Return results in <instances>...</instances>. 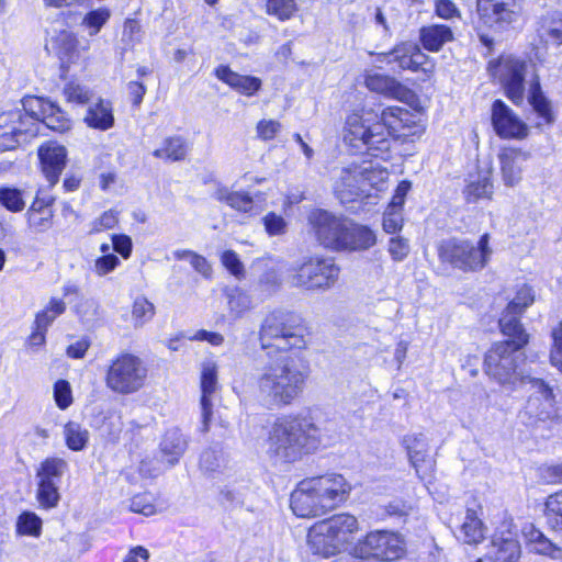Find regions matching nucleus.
I'll return each mask as SVG.
<instances>
[{
    "mask_svg": "<svg viewBox=\"0 0 562 562\" xmlns=\"http://www.w3.org/2000/svg\"><path fill=\"white\" fill-rule=\"evenodd\" d=\"M307 378V368L297 358L281 353L259 372L256 380L257 400L268 409L290 406L304 392Z\"/></svg>",
    "mask_w": 562,
    "mask_h": 562,
    "instance_id": "f257e3e1",
    "label": "nucleus"
},
{
    "mask_svg": "<svg viewBox=\"0 0 562 562\" xmlns=\"http://www.w3.org/2000/svg\"><path fill=\"white\" fill-rule=\"evenodd\" d=\"M322 441V430L310 417L283 415L269 430L267 453L276 462L292 463L316 450Z\"/></svg>",
    "mask_w": 562,
    "mask_h": 562,
    "instance_id": "f03ea898",
    "label": "nucleus"
},
{
    "mask_svg": "<svg viewBox=\"0 0 562 562\" xmlns=\"http://www.w3.org/2000/svg\"><path fill=\"white\" fill-rule=\"evenodd\" d=\"M396 111H403V108H385L380 116L381 122L371 125L357 113L349 115L345 126V142L370 156L386 159L391 148L389 136L393 137L400 131L398 120L402 115Z\"/></svg>",
    "mask_w": 562,
    "mask_h": 562,
    "instance_id": "7ed1b4c3",
    "label": "nucleus"
},
{
    "mask_svg": "<svg viewBox=\"0 0 562 562\" xmlns=\"http://www.w3.org/2000/svg\"><path fill=\"white\" fill-rule=\"evenodd\" d=\"M358 530V520L349 514L334 515L318 521L307 533L310 548L324 557L335 555Z\"/></svg>",
    "mask_w": 562,
    "mask_h": 562,
    "instance_id": "20e7f679",
    "label": "nucleus"
},
{
    "mask_svg": "<svg viewBox=\"0 0 562 562\" xmlns=\"http://www.w3.org/2000/svg\"><path fill=\"white\" fill-rule=\"evenodd\" d=\"M488 241V234H483L476 245L464 238L443 239L438 246V257L441 262L449 263L463 272L479 271L490 260L492 249Z\"/></svg>",
    "mask_w": 562,
    "mask_h": 562,
    "instance_id": "39448f33",
    "label": "nucleus"
},
{
    "mask_svg": "<svg viewBox=\"0 0 562 562\" xmlns=\"http://www.w3.org/2000/svg\"><path fill=\"white\" fill-rule=\"evenodd\" d=\"M522 349L509 342H495L485 353V373L499 385L515 390L517 383L526 379L520 369V364L525 361Z\"/></svg>",
    "mask_w": 562,
    "mask_h": 562,
    "instance_id": "423d86ee",
    "label": "nucleus"
},
{
    "mask_svg": "<svg viewBox=\"0 0 562 562\" xmlns=\"http://www.w3.org/2000/svg\"><path fill=\"white\" fill-rule=\"evenodd\" d=\"M296 318L289 313L269 314L260 328L259 340L262 349H277L281 352L305 347L303 329L295 324Z\"/></svg>",
    "mask_w": 562,
    "mask_h": 562,
    "instance_id": "0eeeda50",
    "label": "nucleus"
},
{
    "mask_svg": "<svg viewBox=\"0 0 562 562\" xmlns=\"http://www.w3.org/2000/svg\"><path fill=\"white\" fill-rule=\"evenodd\" d=\"M339 271L333 258L310 257L291 270L289 282L305 290H328L336 283Z\"/></svg>",
    "mask_w": 562,
    "mask_h": 562,
    "instance_id": "6e6552de",
    "label": "nucleus"
},
{
    "mask_svg": "<svg viewBox=\"0 0 562 562\" xmlns=\"http://www.w3.org/2000/svg\"><path fill=\"white\" fill-rule=\"evenodd\" d=\"M146 375L147 370L138 357L122 353L110 364L105 383L116 393L131 394L143 386Z\"/></svg>",
    "mask_w": 562,
    "mask_h": 562,
    "instance_id": "1a4fd4ad",
    "label": "nucleus"
},
{
    "mask_svg": "<svg viewBox=\"0 0 562 562\" xmlns=\"http://www.w3.org/2000/svg\"><path fill=\"white\" fill-rule=\"evenodd\" d=\"M406 552L404 538L394 531L375 530L369 532L363 540L355 547V554L368 561L374 558L381 561H395Z\"/></svg>",
    "mask_w": 562,
    "mask_h": 562,
    "instance_id": "9d476101",
    "label": "nucleus"
},
{
    "mask_svg": "<svg viewBox=\"0 0 562 562\" xmlns=\"http://www.w3.org/2000/svg\"><path fill=\"white\" fill-rule=\"evenodd\" d=\"M38 134V123L19 108L0 114V150L11 151Z\"/></svg>",
    "mask_w": 562,
    "mask_h": 562,
    "instance_id": "9b49d317",
    "label": "nucleus"
},
{
    "mask_svg": "<svg viewBox=\"0 0 562 562\" xmlns=\"http://www.w3.org/2000/svg\"><path fill=\"white\" fill-rule=\"evenodd\" d=\"M307 222L316 240L323 247L336 251L341 250L348 218L323 209H314L308 213Z\"/></svg>",
    "mask_w": 562,
    "mask_h": 562,
    "instance_id": "f8f14e48",
    "label": "nucleus"
},
{
    "mask_svg": "<svg viewBox=\"0 0 562 562\" xmlns=\"http://www.w3.org/2000/svg\"><path fill=\"white\" fill-rule=\"evenodd\" d=\"M476 11L480 21L496 31L508 30L520 18L516 0H477Z\"/></svg>",
    "mask_w": 562,
    "mask_h": 562,
    "instance_id": "ddd939ff",
    "label": "nucleus"
},
{
    "mask_svg": "<svg viewBox=\"0 0 562 562\" xmlns=\"http://www.w3.org/2000/svg\"><path fill=\"white\" fill-rule=\"evenodd\" d=\"M372 176L373 172L366 167L344 168L334 186L337 198L341 203H348L362 195H368L372 187Z\"/></svg>",
    "mask_w": 562,
    "mask_h": 562,
    "instance_id": "4468645a",
    "label": "nucleus"
},
{
    "mask_svg": "<svg viewBox=\"0 0 562 562\" xmlns=\"http://www.w3.org/2000/svg\"><path fill=\"white\" fill-rule=\"evenodd\" d=\"M308 481L326 513L344 503L351 491V485L337 473L308 477Z\"/></svg>",
    "mask_w": 562,
    "mask_h": 562,
    "instance_id": "2eb2a0df",
    "label": "nucleus"
},
{
    "mask_svg": "<svg viewBox=\"0 0 562 562\" xmlns=\"http://www.w3.org/2000/svg\"><path fill=\"white\" fill-rule=\"evenodd\" d=\"M497 68L507 98L515 104H520L525 95L528 64L514 56H503L498 60Z\"/></svg>",
    "mask_w": 562,
    "mask_h": 562,
    "instance_id": "dca6fc26",
    "label": "nucleus"
},
{
    "mask_svg": "<svg viewBox=\"0 0 562 562\" xmlns=\"http://www.w3.org/2000/svg\"><path fill=\"white\" fill-rule=\"evenodd\" d=\"M382 61L391 65L397 64V67L403 70L423 71L425 74L432 72L434 64L428 55H426L420 47L413 42H404L396 45L391 52L382 55Z\"/></svg>",
    "mask_w": 562,
    "mask_h": 562,
    "instance_id": "f3484780",
    "label": "nucleus"
},
{
    "mask_svg": "<svg viewBox=\"0 0 562 562\" xmlns=\"http://www.w3.org/2000/svg\"><path fill=\"white\" fill-rule=\"evenodd\" d=\"M491 120L497 136L505 139H524L528 136V126L502 100L492 104Z\"/></svg>",
    "mask_w": 562,
    "mask_h": 562,
    "instance_id": "a211bd4d",
    "label": "nucleus"
},
{
    "mask_svg": "<svg viewBox=\"0 0 562 562\" xmlns=\"http://www.w3.org/2000/svg\"><path fill=\"white\" fill-rule=\"evenodd\" d=\"M218 366L213 359H206L201 363V427L200 431L206 434L213 415V395L218 390Z\"/></svg>",
    "mask_w": 562,
    "mask_h": 562,
    "instance_id": "6ab92c4d",
    "label": "nucleus"
},
{
    "mask_svg": "<svg viewBox=\"0 0 562 562\" xmlns=\"http://www.w3.org/2000/svg\"><path fill=\"white\" fill-rule=\"evenodd\" d=\"M291 508L297 517H315L326 514L308 479L301 481L291 494Z\"/></svg>",
    "mask_w": 562,
    "mask_h": 562,
    "instance_id": "aec40b11",
    "label": "nucleus"
},
{
    "mask_svg": "<svg viewBox=\"0 0 562 562\" xmlns=\"http://www.w3.org/2000/svg\"><path fill=\"white\" fill-rule=\"evenodd\" d=\"M521 418H528L529 424L537 422H562V412L555 406V396H529L524 411L520 413Z\"/></svg>",
    "mask_w": 562,
    "mask_h": 562,
    "instance_id": "412c9836",
    "label": "nucleus"
},
{
    "mask_svg": "<svg viewBox=\"0 0 562 562\" xmlns=\"http://www.w3.org/2000/svg\"><path fill=\"white\" fill-rule=\"evenodd\" d=\"M492 543L494 562H518L521 551L516 532L512 530V522H503Z\"/></svg>",
    "mask_w": 562,
    "mask_h": 562,
    "instance_id": "4be33fe9",
    "label": "nucleus"
},
{
    "mask_svg": "<svg viewBox=\"0 0 562 562\" xmlns=\"http://www.w3.org/2000/svg\"><path fill=\"white\" fill-rule=\"evenodd\" d=\"M529 154L515 147H504L498 154L502 178L507 187H514L521 180L524 164Z\"/></svg>",
    "mask_w": 562,
    "mask_h": 562,
    "instance_id": "5701e85b",
    "label": "nucleus"
},
{
    "mask_svg": "<svg viewBox=\"0 0 562 562\" xmlns=\"http://www.w3.org/2000/svg\"><path fill=\"white\" fill-rule=\"evenodd\" d=\"M66 148L57 144H46L38 148L42 171L50 186L58 182L66 165Z\"/></svg>",
    "mask_w": 562,
    "mask_h": 562,
    "instance_id": "b1692460",
    "label": "nucleus"
},
{
    "mask_svg": "<svg viewBox=\"0 0 562 562\" xmlns=\"http://www.w3.org/2000/svg\"><path fill=\"white\" fill-rule=\"evenodd\" d=\"M88 127L98 131H108L114 126L115 117L113 104L110 100L98 98L89 102L83 116Z\"/></svg>",
    "mask_w": 562,
    "mask_h": 562,
    "instance_id": "393cba45",
    "label": "nucleus"
},
{
    "mask_svg": "<svg viewBox=\"0 0 562 562\" xmlns=\"http://www.w3.org/2000/svg\"><path fill=\"white\" fill-rule=\"evenodd\" d=\"M521 315L506 307L498 322L502 334L508 338L503 342L515 345L516 348H525L529 342V334L520 323Z\"/></svg>",
    "mask_w": 562,
    "mask_h": 562,
    "instance_id": "a878e982",
    "label": "nucleus"
},
{
    "mask_svg": "<svg viewBox=\"0 0 562 562\" xmlns=\"http://www.w3.org/2000/svg\"><path fill=\"white\" fill-rule=\"evenodd\" d=\"M215 76L232 89L245 95H254L261 88V80L254 76L239 75L228 66H218Z\"/></svg>",
    "mask_w": 562,
    "mask_h": 562,
    "instance_id": "bb28decb",
    "label": "nucleus"
},
{
    "mask_svg": "<svg viewBox=\"0 0 562 562\" xmlns=\"http://www.w3.org/2000/svg\"><path fill=\"white\" fill-rule=\"evenodd\" d=\"M376 241L375 234L369 227L359 225L348 220L346 234L342 238L341 250H366Z\"/></svg>",
    "mask_w": 562,
    "mask_h": 562,
    "instance_id": "cd10ccee",
    "label": "nucleus"
},
{
    "mask_svg": "<svg viewBox=\"0 0 562 562\" xmlns=\"http://www.w3.org/2000/svg\"><path fill=\"white\" fill-rule=\"evenodd\" d=\"M364 83L369 90L397 100H403L409 92L396 79L382 74H368Z\"/></svg>",
    "mask_w": 562,
    "mask_h": 562,
    "instance_id": "c85d7f7f",
    "label": "nucleus"
},
{
    "mask_svg": "<svg viewBox=\"0 0 562 562\" xmlns=\"http://www.w3.org/2000/svg\"><path fill=\"white\" fill-rule=\"evenodd\" d=\"M419 40L423 47L429 52H439L445 44L454 40L450 25L430 24L420 27Z\"/></svg>",
    "mask_w": 562,
    "mask_h": 562,
    "instance_id": "c756f323",
    "label": "nucleus"
},
{
    "mask_svg": "<svg viewBox=\"0 0 562 562\" xmlns=\"http://www.w3.org/2000/svg\"><path fill=\"white\" fill-rule=\"evenodd\" d=\"M212 196L222 203L227 204L235 211L243 213L257 212L254 198L247 192L232 191L227 187L218 186L213 192Z\"/></svg>",
    "mask_w": 562,
    "mask_h": 562,
    "instance_id": "7c9ffc66",
    "label": "nucleus"
},
{
    "mask_svg": "<svg viewBox=\"0 0 562 562\" xmlns=\"http://www.w3.org/2000/svg\"><path fill=\"white\" fill-rule=\"evenodd\" d=\"M187 447L188 441L178 428L167 430L160 442L162 457L166 458L170 465H175L179 462V459L187 450Z\"/></svg>",
    "mask_w": 562,
    "mask_h": 562,
    "instance_id": "2f4dec72",
    "label": "nucleus"
},
{
    "mask_svg": "<svg viewBox=\"0 0 562 562\" xmlns=\"http://www.w3.org/2000/svg\"><path fill=\"white\" fill-rule=\"evenodd\" d=\"M537 34L542 43L562 44V12H551L543 15L538 23Z\"/></svg>",
    "mask_w": 562,
    "mask_h": 562,
    "instance_id": "473e14b6",
    "label": "nucleus"
},
{
    "mask_svg": "<svg viewBox=\"0 0 562 562\" xmlns=\"http://www.w3.org/2000/svg\"><path fill=\"white\" fill-rule=\"evenodd\" d=\"M189 145L181 136H170L162 140L159 148L153 151V156L165 161L176 162L186 158Z\"/></svg>",
    "mask_w": 562,
    "mask_h": 562,
    "instance_id": "72a5a7b5",
    "label": "nucleus"
},
{
    "mask_svg": "<svg viewBox=\"0 0 562 562\" xmlns=\"http://www.w3.org/2000/svg\"><path fill=\"white\" fill-rule=\"evenodd\" d=\"M521 532L526 541L532 547L533 551L539 554L557 558L555 553L559 552L560 549L532 524H526L522 527Z\"/></svg>",
    "mask_w": 562,
    "mask_h": 562,
    "instance_id": "f704fd0d",
    "label": "nucleus"
},
{
    "mask_svg": "<svg viewBox=\"0 0 562 562\" xmlns=\"http://www.w3.org/2000/svg\"><path fill=\"white\" fill-rule=\"evenodd\" d=\"M528 101L546 124H552L554 122L550 101L544 97L541 90L538 76H535L530 82Z\"/></svg>",
    "mask_w": 562,
    "mask_h": 562,
    "instance_id": "c9c22d12",
    "label": "nucleus"
},
{
    "mask_svg": "<svg viewBox=\"0 0 562 562\" xmlns=\"http://www.w3.org/2000/svg\"><path fill=\"white\" fill-rule=\"evenodd\" d=\"M543 514L548 526L562 536V490L546 498Z\"/></svg>",
    "mask_w": 562,
    "mask_h": 562,
    "instance_id": "e433bc0d",
    "label": "nucleus"
},
{
    "mask_svg": "<svg viewBox=\"0 0 562 562\" xmlns=\"http://www.w3.org/2000/svg\"><path fill=\"white\" fill-rule=\"evenodd\" d=\"M465 543H477L483 539V524L473 509H468L460 526V535Z\"/></svg>",
    "mask_w": 562,
    "mask_h": 562,
    "instance_id": "4c0bfd02",
    "label": "nucleus"
},
{
    "mask_svg": "<svg viewBox=\"0 0 562 562\" xmlns=\"http://www.w3.org/2000/svg\"><path fill=\"white\" fill-rule=\"evenodd\" d=\"M405 447L409 461L415 468L416 472H419L420 463L425 461L426 456V442L422 434L407 435L402 440Z\"/></svg>",
    "mask_w": 562,
    "mask_h": 562,
    "instance_id": "58836bf2",
    "label": "nucleus"
},
{
    "mask_svg": "<svg viewBox=\"0 0 562 562\" xmlns=\"http://www.w3.org/2000/svg\"><path fill=\"white\" fill-rule=\"evenodd\" d=\"M64 435L67 447L72 451L83 450L89 440V431L75 422L65 425Z\"/></svg>",
    "mask_w": 562,
    "mask_h": 562,
    "instance_id": "ea45409f",
    "label": "nucleus"
},
{
    "mask_svg": "<svg viewBox=\"0 0 562 562\" xmlns=\"http://www.w3.org/2000/svg\"><path fill=\"white\" fill-rule=\"evenodd\" d=\"M200 469L207 475L220 473L226 467V458L222 450L210 448L201 453Z\"/></svg>",
    "mask_w": 562,
    "mask_h": 562,
    "instance_id": "a19ab883",
    "label": "nucleus"
},
{
    "mask_svg": "<svg viewBox=\"0 0 562 562\" xmlns=\"http://www.w3.org/2000/svg\"><path fill=\"white\" fill-rule=\"evenodd\" d=\"M24 116L32 117L38 124L47 111H54V102L38 97H27L22 101Z\"/></svg>",
    "mask_w": 562,
    "mask_h": 562,
    "instance_id": "79ce46f5",
    "label": "nucleus"
},
{
    "mask_svg": "<svg viewBox=\"0 0 562 562\" xmlns=\"http://www.w3.org/2000/svg\"><path fill=\"white\" fill-rule=\"evenodd\" d=\"M0 204L10 212H22L26 205L24 192L18 188L1 187Z\"/></svg>",
    "mask_w": 562,
    "mask_h": 562,
    "instance_id": "37998d69",
    "label": "nucleus"
},
{
    "mask_svg": "<svg viewBox=\"0 0 562 562\" xmlns=\"http://www.w3.org/2000/svg\"><path fill=\"white\" fill-rule=\"evenodd\" d=\"M265 8L267 14L276 16L281 22L292 19L297 11L295 0H267Z\"/></svg>",
    "mask_w": 562,
    "mask_h": 562,
    "instance_id": "c03bdc74",
    "label": "nucleus"
},
{
    "mask_svg": "<svg viewBox=\"0 0 562 562\" xmlns=\"http://www.w3.org/2000/svg\"><path fill=\"white\" fill-rule=\"evenodd\" d=\"M402 115L398 120V133H394V138L407 140L409 137L422 133L420 125L417 124L416 115L409 110L396 111Z\"/></svg>",
    "mask_w": 562,
    "mask_h": 562,
    "instance_id": "a18cd8bd",
    "label": "nucleus"
},
{
    "mask_svg": "<svg viewBox=\"0 0 562 562\" xmlns=\"http://www.w3.org/2000/svg\"><path fill=\"white\" fill-rule=\"evenodd\" d=\"M76 38L68 32H61L54 41L53 45L56 54L63 64L72 63L76 55Z\"/></svg>",
    "mask_w": 562,
    "mask_h": 562,
    "instance_id": "49530a36",
    "label": "nucleus"
},
{
    "mask_svg": "<svg viewBox=\"0 0 562 562\" xmlns=\"http://www.w3.org/2000/svg\"><path fill=\"white\" fill-rule=\"evenodd\" d=\"M66 311V304L60 299H52L45 310L37 313L35 326L40 329L47 330L48 326L55 318Z\"/></svg>",
    "mask_w": 562,
    "mask_h": 562,
    "instance_id": "de8ad7c7",
    "label": "nucleus"
},
{
    "mask_svg": "<svg viewBox=\"0 0 562 562\" xmlns=\"http://www.w3.org/2000/svg\"><path fill=\"white\" fill-rule=\"evenodd\" d=\"M67 469V462L60 458H47L41 464L37 472L40 480L56 482Z\"/></svg>",
    "mask_w": 562,
    "mask_h": 562,
    "instance_id": "09e8293b",
    "label": "nucleus"
},
{
    "mask_svg": "<svg viewBox=\"0 0 562 562\" xmlns=\"http://www.w3.org/2000/svg\"><path fill=\"white\" fill-rule=\"evenodd\" d=\"M226 296L229 312L236 318L240 317L251 307L250 296L238 288L228 290Z\"/></svg>",
    "mask_w": 562,
    "mask_h": 562,
    "instance_id": "8fccbe9b",
    "label": "nucleus"
},
{
    "mask_svg": "<svg viewBox=\"0 0 562 562\" xmlns=\"http://www.w3.org/2000/svg\"><path fill=\"white\" fill-rule=\"evenodd\" d=\"M173 257L178 260H188L196 272L204 278H211L212 267L203 256L192 250L179 249L173 251Z\"/></svg>",
    "mask_w": 562,
    "mask_h": 562,
    "instance_id": "3c124183",
    "label": "nucleus"
},
{
    "mask_svg": "<svg viewBox=\"0 0 562 562\" xmlns=\"http://www.w3.org/2000/svg\"><path fill=\"white\" fill-rule=\"evenodd\" d=\"M155 315V306L146 297L138 296L135 299L132 307V319L135 327L143 326L149 322Z\"/></svg>",
    "mask_w": 562,
    "mask_h": 562,
    "instance_id": "603ef678",
    "label": "nucleus"
},
{
    "mask_svg": "<svg viewBox=\"0 0 562 562\" xmlns=\"http://www.w3.org/2000/svg\"><path fill=\"white\" fill-rule=\"evenodd\" d=\"M26 220L29 228L35 233H44L52 227L53 211L43 210L41 213L36 212L34 207H29L26 212Z\"/></svg>",
    "mask_w": 562,
    "mask_h": 562,
    "instance_id": "864d4df0",
    "label": "nucleus"
},
{
    "mask_svg": "<svg viewBox=\"0 0 562 562\" xmlns=\"http://www.w3.org/2000/svg\"><path fill=\"white\" fill-rule=\"evenodd\" d=\"M110 9L102 7L88 12L83 20L82 25L89 29V35H97L102 26L110 20Z\"/></svg>",
    "mask_w": 562,
    "mask_h": 562,
    "instance_id": "5fc2aeb1",
    "label": "nucleus"
},
{
    "mask_svg": "<svg viewBox=\"0 0 562 562\" xmlns=\"http://www.w3.org/2000/svg\"><path fill=\"white\" fill-rule=\"evenodd\" d=\"M493 193V184L488 178L484 177L477 181H471L465 190L464 194L468 202H476L479 199H490Z\"/></svg>",
    "mask_w": 562,
    "mask_h": 562,
    "instance_id": "6e6d98bb",
    "label": "nucleus"
},
{
    "mask_svg": "<svg viewBox=\"0 0 562 562\" xmlns=\"http://www.w3.org/2000/svg\"><path fill=\"white\" fill-rule=\"evenodd\" d=\"M37 499L41 503V505L46 508L57 506L59 501V493L56 482L40 480Z\"/></svg>",
    "mask_w": 562,
    "mask_h": 562,
    "instance_id": "4d7b16f0",
    "label": "nucleus"
},
{
    "mask_svg": "<svg viewBox=\"0 0 562 562\" xmlns=\"http://www.w3.org/2000/svg\"><path fill=\"white\" fill-rule=\"evenodd\" d=\"M41 122L48 128L57 132L67 131L70 126L69 120L56 103H54V111H47Z\"/></svg>",
    "mask_w": 562,
    "mask_h": 562,
    "instance_id": "13d9d810",
    "label": "nucleus"
},
{
    "mask_svg": "<svg viewBox=\"0 0 562 562\" xmlns=\"http://www.w3.org/2000/svg\"><path fill=\"white\" fill-rule=\"evenodd\" d=\"M42 520L34 513H23L19 516L16 530L21 535L38 536L41 532Z\"/></svg>",
    "mask_w": 562,
    "mask_h": 562,
    "instance_id": "bf43d9fd",
    "label": "nucleus"
},
{
    "mask_svg": "<svg viewBox=\"0 0 562 562\" xmlns=\"http://www.w3.org/2000/svg\"><path fill=\"white\" fill-rule=\"evenodd\" d=\"M64 95L68 102L76 104H89L91 102V91L76 82H69L65 86Z\"/></svg>",
    "mask_w": 562,
    "mask_h": 562,
    "instance_id": "052dcab7",
    "label": "nucleus"
},
{
    "mask_svg": "<svg viewBox=\"0 0 562 562\" xmlns=\"http://www.w3.org/2000/svg\"><path fill=\"white\" fill-rule=\"evenodd\" d=\"M533 303V294L531 288L522 285L516 292L515 297L507 304L509 311L524 314L527 307Z\"/></svg>",
    "mask_w": 562,
    "mask_h": 562,
    "instance_id": "680f3d73",
    "label": "nucleus"
},
{
    "mask_svg": "<svg viewBox=\"0 0 562 562\" xmlns=\"http://www.w3.org/2000/svg\"><path fill=\"white\" fill-rule=\"evenodd\" d=\"M54 400L60 409L68 408L72 403V391L70 383L66 380H58L54 384Z\"/></svg>",
    "mask_w": 562,
    "mask_h": 562,
    "instance_id": "e2e57ef3",
    "label": "nucleus"
},
{
    "mask_svg": "<svg viewBox=\"0 0 562 562\" xmlns=\"http://www.w3.org/2000/svg\"><path fill=\"white\" fill-rule=\"evenodd\" d=\"M262 223L269 236H281L286 233L288 224L285 220L274 212H269L265 215Z\"/></svg>",
    "mask_w": 562,
    "mask_h": 562,
    "instance_id": "0e129e2a",
    "label": "nucleus"
},
{
    "mask_svg": "<svg viewBox=\"0 0 562 562\" xmlns=\"http://www.w3.org/2000/svg\"><path fill=\"white\" fill-rule=\"evenodd\" d=\"M223 266L237 279L245 278L244 265L234 250H226L221 257Z\"/></svg>",
    "mask_w": 562,
    "mask_h": 562,
    "instance_id": "69168bd1",
    "label": "nucleus"
},
{
    "mask_svg": "<svg viewBox=\"0 0 562 562\" xmlns=\"http://www.w3.org/2000/svg\"><path fill=\"white\" fill-rule=\"evenodd\" d=\"M435 14L446 21L461 19V12L459 8L451 0H435Z\"/></svg>",
    "mask_w": 562,
    "mask_h": 562,
    "instance_id": "338daca9",
    "label": "nucleus"
},
{
    "mask_svg": "<svg viewBox=\"0 0 562 562\" xmlns=\"http://www.w3.org/2000/svg\"><path fill=\"white\" fill-rule=\"evenodd\" d=\"M553 346L550 352V361L553 367L562 372V323L552 330Z\"/></svg>",
    "mask_w": 562,
    "mask_h": 562,
    "instance_id": "774afa93",
    "label": "nucleus"
}]
</instances>
